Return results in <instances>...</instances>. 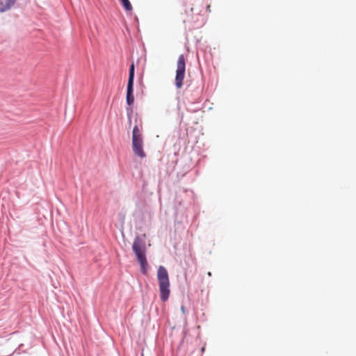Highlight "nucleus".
Masks as SVG:
<instances>
[{"mask_svg": "<svg viewBox=\"0 0 356 356\" xmlns=\"http://www.w3.org/2000/svg\"><path fill=\"white\" fill-rule=\"evenodd\" d=\"M134 78L135 65L132 63L129 69V77L127 85L126 103L127 105H133L134 103Z\"/></svg>", "mask_w": 356, "mask_h": 356, "instance_id": "20e7f679", "label": "nucleus"}, {"mask_svg": "<svg viewBox=\"0 0 356 356\" xmlns=\"http://www.w3.org/2000/svg\"><path fill=\"white\" fill-rule=\"evenodd\" d=\"M186 72V61L183 54H181L177 60V67L175 75V86L179 89L183 86V81Z\"/></svg>", "mask_w": 356, "mask_h": 356, "instance_id": "39448f33", "label": "nucleus"}, {"mask_svg": "<svg viewBox=\"0 0 356 356\" xmlns=\"http://www.w3.org/2000/svg\"><path fill=\"white\" fill-rule=\"evenodd\" d=\"M132 106L133 105H127V107L126 108L127 119H128V122H129V125L131 124V115L134 112Z\"/></svg>", "mask_w": 356, "mask_h": 356, "instance_id": "1a4fd4ad", "label": "nucleus"}, {"mask_svg": "<svg viewBox=\"0 0 356 356\" xmlns=\"http://www.w3.org/2000/svg\"><path fill=\"white\" fill-rule=\"evenodd\" d=\"M157 279L161 300L163 302H166L170 293V280L168 270L163 266H160L157 270Z\"/></svg>", "mask_w": 356, "mask_h": 356, "instance_id": "f03ea898", "label": "nucleus"}, {"mask_svg": "<svg viewBox=\"0 0 356 356\" xmlns=\"http://www.w3.org/2000/svg\"><path fill=\"white\" fill-rule=\"evenodd\" d=\"M17 0H0V13L10 10L15 4Z\"/></svg>", "mask_w": 356, "mask_h": 356, "instance_id": "423d86ee", "label": "nucleus"}, {"mask_svg": "<svg viewBox=\"0 0 356 356\" xmlns=\"http://www.w3.org/2000/svg\"><path fill=\"white\" fill-rule=\"evenodd\" d=\"M201 350H202V352L204 351V347L202 348Z\"/></svg>", "mask_w": 356, "mask_h": 356, "instance_id": "ddd939ff", "label": "nucleus"}, {"mask_svg": "<svg viewBox=\"0 0 356 356\" xmlns=\"http://www.w3.org/2000/svg\"><path fill=\"white\" fill-rule=\"evenodd\" d=\"M208 275H209V276H211V272H209V273H208Z\"/></svg>", "mask_w": 356, "mask_h": 356, "instance_id": "f8f14e48", "label": "nucleus"}, {"mask_svg": "<svg viewBox=\"0 0 356 356\" xmlns=\"http://www.w3.org/2000/svg\"><path fill=\"white\" fill-rule=\"evenodd\" d=\"M132 150L135 155L143 159L146 154L143 150V140L138 125H135L132 131Z\"/></svg>", "mask_w": 356, "mask_h": 356, "instance_id": "7ed1b4c3", "label": "nucleus"}, {"mask_svg": "<svg viewBox=\"0 0 356 356\" xmlns=\"http://www.w3.org/2000/svg\"><path fill=\"white\" fill-rule=\"evenodd\" d=\"M202 12V8L200 7H197L193 5V6L190 8L189 10H186V15L189 17L191 16V18L193 19L195 15H197V17H201L200 13Z\"/></svg>", "mask_w": 356, "mask_h": 356, "instance_id": "0eeeda50", "label": "nucleus"}, {"mask_svg": "<svg viewBox=\"0 0 356 356\" xmlns=\"http://www.w3.org/2000/svg\"><path fill=\"white\" fill-rule=\"evenodd\" d=\"M181 312L185 314L187 312H186V307L184 306V305H181Z\"/></svg>", "mask_w": 356, "mask_h": 356, "instance_id": "9d476101", "label": "nucleus"}, {"mask_svg": "<svg viewBox=\"0 0 356 356\" xmlns=\"http://www.w3.org/2000/svg\"><path fill=\"white\" fill-rule=\"evenodd\" d=\"M202 24H203V22H200V23H197V24H196V26H197V27H200V26H201Z\"/></svg>", "mask_w": 356, "mask_h": 356, "instance_id": "9b49d317", "label": "nucleus"}, {"mask_svg": "<svg viewBox=\"0 0 356 356\" xmlns=\"http://www.w3.org/2000/svg\"><path fill=\"white\" fill-rule=\"evenodd\" d=\"M122 6L127 12H131L133 10L132 5L129 0H119Z\"/></svg>", "mask_w": 356, "mask_h": 356, "instance_id": "6e6552de", "label": "nucleus"}, {"mask_svg": "<svg viewBox=\"0 0 356 356\" xmlns=\"http://www.w3.org/2000/svg\"><path fill=\"white\" fill-rule=\"evenodd\" d=\"M132 250L140 264L141 273L144 275H147L148 263L146 257L145 245L144 241L138 236L135 238L132 244Z\"/></svg>", "mask_w": 356, "mask_h": 356, "instance_id": "f257e3e1", "label": "nucleus"}]
</instances>
